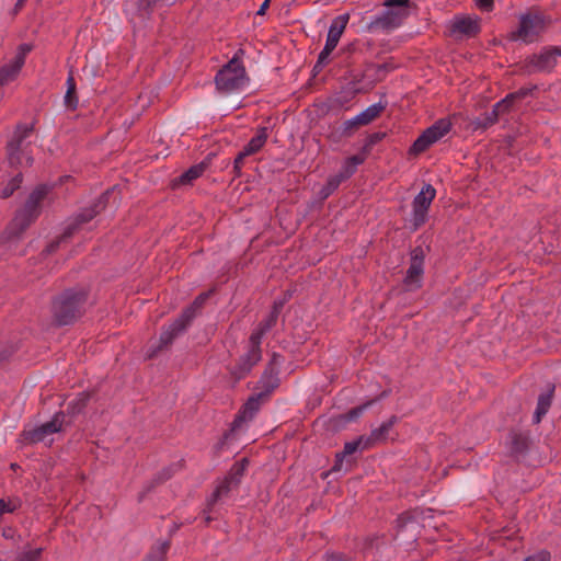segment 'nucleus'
I'll list each match as a JSON object with an SVG mask.
<instances>
[{"instance_id":"nucleus-1","label":"nucleus","mask_w":561,"mask_h":561,"mask_svg":"<svg viewBox=\"0 0 561 561\" xmlns=\"http://www.w3.org/2000/svg\"><path fill=\"white\" fill-rule=\"evenodd\" d=\"M70 179V175H62L55 183H41L36 185L28 194L23 206L15 210L13 218L0 237L1 242L20 240L24 232L42 214V203L44 199L53 192L54 188L66 183Z\"/></svg>"},{"instance_id":"nucleus-2","label":"nucleus","mask_w":561,"mask_h":561,"mask_svg":"<svg viewBox=\"0 0 561 561\" xmlns=\"http://www.w3.org/2000/svg\"><path fill=\"white\" fill-rule=\"evenodd\" d=\"M90 290L84 287L66 288L51 300V317L58 327L69 325L84 312Z\"/></svg>"},{"instance_id":"nucleus-3","label":"nucleus","mask_w":561,"mask_h":561,"mask_svg":"<svg viewBox=\"0 0 561 561\" xmlns=\"http://www.w3.org/2000/svg\"><path fill=\"white\" fill-rule=\"evenodd\" d=\"M247 80L245 68L237 64V58H231L215 77L216 88L224 92L240 89Z\"/></svg>"},{"instance_id":"nucleus-4","label":"nucleus","mask_w":561,"mask_h":561,"mask_svg":"<svg viewBox=\"0 0 561 561\" xmlns=\"http://www.w3.org/2000/svg\"><path fill=\"white\" fill-rule=\"evenodd\" d=\"M558 57H561V46L543 47L539 54L528 56L520 69L527 75L534 72L549 73L556 68Z\"/></svg>"},{"instance_id":"nucleus-5","label":"nucleus","mask_w":561,"mask_h":561,"mask_svg":"<svg viewBox=\"0 0 561 561\" xmlns=\"http://www.w3.org/2000/svg\"><path fill=\"white\" fill-rule=\"evenodd\" d=\"M436 190L432 184H424L420 193L414 197L412 202V218L410 230L416 231L419 228L424 226L428 219V209L435 198Z\"/></svg>"},{"instance_id":"nucleus-6","label":"nucleus","mask_w":561,"mask_h":561,"mask_svg":"<svg viewBox=\"0 0 561 561\" xmlns=\"http://www.w3.org/2000/svg\"><path fill=\"white\" fill-rule=\"evenodd\" d=\"M422 528L420 514L415 510L405 511L396 520V539L404 543H413L417 540Z\"/></svg>"},{"instance_id":"nucleus-7","label":"nucleus","mask_w":561,"mask_h":561,"mask_svg":"<svg viewBox=\"0 0 561 561\" xmlns=\"http://www.w3.org/2000/svg\"><path fill=\"white\" fill-rule=\"evenodd\" d=\"M64 420L65 413L61 411L57 412L49 422L32 428L25 427L21 432L19 440L26 445L41 443L47 435L60 432Z\"/></svg>"},{"instance_id":"nucleus-8","label":"nucleus","mask_w":561,"mask_h":561,"mask_svg":"<svg viewBox=\"0 0 561 561\" xmlns=\"http://www.w3.org/2000/svg\"><path fill=\"white\" fill-rule=\"evenodd\" d=\"M534 442L529 431L511 428L507 435L506 448L508 456L517 462H524L528 457Z\"/></svg>"},{"instance_id":"nucleus-9","label":"nucleus","mask_w":561,"mask_h":561,"mask_svg":"<svg viewBox=\"0 0 561 561\" xmlns=\"http://www.w3.org/2000/svg\"><path fill=\"white\" fill-rule=\"evenodd\" d=\"M410 256V266L403 278V286L405 291H415L422 287L425 252L419 245L412 249Z\"/></svg>"},{"instance_id":"nucleus-10","label":"nucleus","mask_w":561,"mask_h":561,"mask_svg":"<svg viewBox=\"0 0 561 561\" xmlns=\"http://www.w3.org/2000/svg\"><path fill=\"white\" fill-rule=\"evenodd\" d=\"M190 325L191 323L180 313V316L161 332L158 346L149 353L148 357L152 358L158 352L169 347L180 334L187 330Z\"/></svg>"},{"instance_id":"nucleus-11","label":"nucleus","mask_w":561,"mask_h":561,"mask_svg":"<svg viewBox=\"0 0 561 561\" xmlns=\"http://www.w3.org/2000/svg\"><path fill=\"white\" fill-rule=\"evenodd\" d=\"M261 359L262 355L251 350H248L245 354L241 355L234 365L228 367L233 382L238 383L245 378Z\"/></svg>"},{"instance_id":"nucleus-12","label":"nucleus","mask_w":561,"mask_h":561,"mask_svg":"<svg viewBox=\"0 0 561 561\" xmlns=\"http://www.w3.org/2000/svg\"><path fill=\"white\" fill-rule=\"evenodd\" d=\"M407 15L405 12L394 9H386L380 15H377L367 24V30L376 32L379 30L390 31L401 25L402 19Z\"/></svg>"},{"instance_id":"nucleus-13","label":"nucleus","mask_w":561,"mask_h":561,"mask_svg":"<svg viewBox=\"0 0 561 561\" xmlns=\"http://www.w3.org/2000/svg\"><path fill=\"white\" fill-rule=\"evenodd\" d=\"M542 20L539 15L524 14L520 16L519 26L510 34L511 41L522 38L525 43H531L533 36L538 34L536 27L541 26Z\"/></svg>"},{"instance_id":"nucleus-14","label":"nucleus","mask_w":561,"mask_h":561,"mask_svg":"<svg viewBox=\"0 0 561 561\" xmlns=\"http://www.w3.org/2000/svg\"><path fill=\"white\" fill-rule=\"evenodd\" d=\"M265 400L266 399L259 393L250 396L236 414L232 421L233 428H240L243 423L252 421L260 411L261 403Z\"/></svg>"},{"instance_id":"nucleus-15","label":"nucleus","mask_w":561,"mask_h":561,"mask_svg":"<svg viewBox=\"0 0 561 561\" xmlns=\"http://www.w3.org/2000/svg\"><path fill=\"white\" fill-rule=\"evenodd\" d=\"M215 156L214 152L207 154V157L199 162L198 164L192 165L188 170L183 172L181 175L174 178L170 182V186L172 190H176L183 185H191L192 182L198 179L205 170L209 167L211 158Z\"/></svg>"},{"instance_id":"nucleus-16","label":"nucleus","mask_w":561,"mask_h":561,"mask_svg":"<svg viewBox=\"0 0 561 561\" xmlns=\"http://www.w3.org/2000/svg\"><path fill=\"white\" fill-rule=\"evenodd\" d=\"M35 129V122L31 124L18 123L14 126L11 137L8 139L4 149H9L12 153L23 148L24 141L33 134Z\"/></svg>"},{"instance_id":"nucleus-17","label":"nucleus","mask_w":561,"mask_h":561,"mask_svg":"<svg viewBox=\"0 0 561 561\" xmlns=\"http://www.w3.org/2000/svg\"><path fill=\"white\" fill-rule=\"evenodd\" d=\"M538 87L536 84H531L529 87H522L517 91L508 93L504 99L496 102L495 108L499 110L502 114L508 113L513 105L516 102H520L527 96L531 95L534 91H536Z\"/></svg>"},{"instance_id":"nucleus-18","label":"nucleus","mask_w":561,"mask_h":561,"mask_svg":"<svg viewBox=\"0 0 561 561\" xmlns=\"http://www.w3.org/2000/svg\"><path fill=\"white\" fill-rule=\"evenodd\" d=\"M481 31L480 20L470 16L456 18L450 26V33H459L468 38L476 37Z\"/></svg>"},{"instance_id":"nucleus-19","label":"nucleus","mask_w":561,"mask_h":561,"mask_svg":"<svg viewBox=\"0 0 561 561\" xmlns=\"http://www.w3.org/2000/svg\"><path fill=\"white\" fill-rule=\"evenodd\" d=\"M279 371L270 370L264 368L259 381H257V389H261L259 394H261L266 400L270 398L271 393L279 387L280 379H279Z\"/></svg>"},{"instance_id":"nucleus-20","label":"nucleus","mask_w":561,"mask_h":561,"mask_svg":"<svg viewBox=\"0 0 561 561\" xmlns=\"http://www.w3.org/2000/svg\"><path fill=\"white\" fill-rule=\"evenodd\" d=\"M399 421L397 415H392L388 421L383 422L379 427L373 430L369 436H365V445L363 449L370 448L376 443L386 442L390 430Z\"/></svg>"},{"instance_id":"nucleus-21","label":"nucleus","mask_w":561,"mask_h":561,"mask_svg":"<svg viewBox=\"0 0 561 561\" xmlns=\"http://www.w3.org/2000/svg\"><path fill=\"white\" fill-rule=\"evenodd\" d=\"M556 386L554 383H548L547 389L541 392L538 397L537 408L534 412L533 422L538 424L542 417L548 413L552 399L554 397Z\"/></svg>"},{"instance_id":"nucleus-22","label":"nucleus","mask_w":561,"mask_h":561,"mask_svg":"<svg viewBox=\"0 0 561 561\" xmlns=\"http://www.w3.org/2000/svg\"><path fill=\"white\" fill-rule=\"evenodd\" d=\"M391 62L374 64L366 62L362 79H369L371 83L380 82L385 79L386 75L394 69Z\"/></svg>"},{"instance_id":"nucleus-23","label":"nucleus","mask_w":561,"mask_h":561,"mask_svg":"<svg viewBox=\"0 0 561 561\" xmlns=\"http://www.w3.org/2000/svg\"><path fill=\"white\" fill-rule=\"evenodd\" d=\"M347 21L348 14L341 15L333 21L328 32L324 48H327L330 51L334 50L346 26Z\"/></svg>"},{"instance_id":"nucleus-24","label":"nucleus","mask_w":561,"mask_h":561,"mask_svg":"<svg viewBox=\"0 0 561 561\" xmlns=\"http://www.w3.org/2000/svg\"><path fill=\"white\" fill-rule=\"evenodd\" d=\"M374 404V401H366L360 405H357L353 409H351L348 412L339 414L336 416H333L331 419V423L335 427H343L345 424L356 421L358 417L362 416V414L371 405Z\"/></svg>"},{"instance_id":"nucleus-25","label":"nucleus","mask_w":561,"mask_h":561,"mask_svg":"<svg viewBox=\"0 0 561 561\" xmlns=\"http://www.w3.org/2000/svg\"><path fill=\"white\" fill-rule=\"evenodd\" d=\"M4 151L5 161L11 169L30 168L34 163V158L31 154H26L23 148L16 149L13 153L9 149H4Z\"/></svg>"},{"instance_id":"nucleus-26","label":"nucleus","mask_w":561,"mask_h":561,"mask_svg":"<svg viewBox=\"0 0 561 561\" xmlns=\"http://www.w3.org/2000/svg\"><path fill=\"white\" fill-rule=\"evenodd\" d=\"M360 126H364V125L362 124V122L358 119V116L356 115L355 117L343 122V124L340 127H337L335 130H333L329 135V139L336 142L343 138H350L355 134V131Z\"/></svg>"},{"instance_id":"nucleus-27","label":"nucleus","mask_w":561,"mask_h":561,"mask_svg":"<svg viewBox=\"0 0 561 561\" xmlns=\"http://www.w3.org/2000/svg\"><path fill=\"white\" fill-rule=\"evenodd\" d=\"M451 122L448 118H439L433 125L427 127L423 133L428 138L431 144H435L447 135L451 129Z\"/></svg>"},{"instance_id":"nucleus-28","label":"nucleus","mask_w":561,"mask_h":561,"mask_svg":"<svg viewBox=\"0 0 561 561\" xmlns=\"http://www.w3.org/2000/svg\"><path fill=\"white\" fill-rule=\"evenodd\" d=\"M451 122L448 118H439L433 125L427 127L423 133L428 138L431 144H435L447 135L451 129Z\"/></svg>"},{"instance_id":"nucleus-29","label":"nucleus","mask_w":561,"mask_h":561,"mask_svg":"<svg viewBox=\"0 0 561 561\" xmlns=\"http://www.w3.org/2000/svg\"><path fill=\"white\" fill-rule=\"evenodd\" d=\"M451 122L448 118H439L433 125L427 127L423 133L428 138L431 144H435L447 135L451 129Z\"/></svg>"},{"instance_id":"nucleus-30","label":"nucleus","mask_w":561,"mask_h":561,"mask_svg":"<svg viewBox=\"0 0 561 561\" xmlns=\"http://www.w3.org/2000/svg\"><path fill=\"white\" fill-rule=\"evenodd\" d=\"M214 289H210L205 293H201L198 296L195 297L193 302L185 307L181 314L190 323L193 322V320L197 317L198 313H201L202 308L204 307L207 299L213 295Z\"/></svg>"},{"instance_id":"nucleus-31","label":"nucleus","mask_w":561,"mask_h":561,"mask_svg":"<svg viewBox=\"0 0 561 561\" xmlns=\"http://www.w3.org/2000/svg\"><path fill=\"white\" fill-rule=\"evenodd\" d=\"M98 393V389L93 388L90 390H85L80 392L75 400L68 403L67 412L68 414L75 416L83 412L87 408L89 401L95 397Z\"/></svg>"},{"instance_id":"nucleus-32","label":"nucleus","mask_w":561,"mask_h":561,"mask_svg":"<svg viewBox=\"0 0 561 561\" xmlns=\"http://www.w3.org/2000/svg\"><path fill=\"white\" fill-rule=\"evenodd\" d=\"M268 138V127L262 126L256 130V135L252 137L249 142L243 147V150L249 154L257 153L266 144Z\"/></svg>"},{"instance_id":"nucleus-33","label":"nucleus","mask_w":561,"mask_h":561,"mask_svg":"<svg viewBox=\"0 0 561 561\" xmlns=\"http://www.w3.org/2000/svg\"><path fill=\"white\" fill-rule=\"evenodd\" d=\"M500 115H502V113L495 108V105H493L491 112L484 113L483 115L476 117L471 122V127L473 130H485L497 123Z\"/></svg>"},{"instance_id":"nucleus-34","label":"nucleus","mask_w":561,"mask_h":561,"mask_svg":"<svg viewBox=\"0 0 561 561\" xmlns=\"http://www.w3.org/2000/svg\"><path fill=\"white\" fill-rule=\"evenodd\" d=\"M237 486H233L232 481L225 479L220 482V484L214 490L209 499L207 500L206 510L204 512H210L214 507V505L222 497L228 496L229 492L232 489H236Z\"/></svg>"},{"instance_id":"nucleus-35","label":"nucleus","mask_w":561,"mask_h":561,"mask_svg":"<svg viewBox=\"0 0 561 561\" xmlns=\"http://www.w3.org/2000/svg\"><path fill=\"white\" fill-rule=\"evenodd\" d=\"M66 84L67 91L64 98L65 105L68 110L76 111L79 104V99L77 95V85L72 70L69 71Z\"/></svg>"},{"instance_id":"nucleus-36","label":"nucleus","mask_w":561,"mask_h":561,"mask_svg":"<svg viewBox=\"0 0 561 561\" xmlns=\"http://www.w3.org/2000/svg\"><path fill=\"white\" fill-rule=\"evenodd\" d=\"M387 105V101H379L378 103L366 107L362 113H359L357 115L358 119L362 122L364 126L368 125L369 123H371L373 121L380 116V114L386 110Z\"/></svg>"},{"instance_id":"nucleus-37","label":"nucleus","mask_w":561,"mask_h":561,"mask_svg":"<svg viewBox=\"0 0 561 561\" xmlns=\"http://www.w3.org/2000/svg\"><path fill=\"white\" fill-rule=\"evenodd\" d=\"M174 466H169L167 468H163L160 470L153 479L149 482L148 485L144 488V491L139 494V501H142L145 495L149 492H151L157 485L162 484L163 482L168 481L174 473Z\"/></svg>"},{"instance_id":"nucleus-38","label":"nucleus","mask_w":561,"mask_h":561,"mask_svg":"<svg viewBox=\"0 0 561 561\" xmlns=\"http://www.w3.org/2000/svg\"><path fill=\"white\" fill-rule=\"evenodd\" d=\"M250 463V460L247 457H243L239 461H236L230 468L227 479L232 481L233 486H239L241 482V478L244 476V472Z\"/></svg>"},{"instance_id":"nucleus-39","label":"nucleus","mask_w":561,"mask_h":561,"mask_svg":"<svg viewBox=\"0 0 561 561\" xmlns=\"http://www.w3.org/2000/svg\"><path fill=\"white\" fill-rule=\"evenodd\" d=\"M33 45L24 43L19 45L18 53L15 54L14 58L8 62V65L11 66V68H14V70L21 72L24 64L26 55L32 51Z\"/></svg>"},{"instance_id":"nucleus-40","label":"nucleus","mask_w":561,"mask_h":561,"mask_svg":"<svg viewBox=\"0 0 561 561\" xmlns=\"http://www.w3.org/2000/svg\"><path fill=\"white\" fill-rule=\"evenodd\" d=\"M23 182V173L19 171L1 190L0 197L2 199H7L11 197L15 191H18L21 187V184Z\"/></svg>"},{"instance_id":"nucleus-41","label":"nucleus","mask_w":561,"mask_h":561,"mask_svg":"<svg viewBox=\"0 0 561 561\" xmlns=\"http://www.w3.org/2000/svg\"><path fill=\"white\" fill-rule=\"evenodd\" d=\"M170 545V540H164L159 546L152 547L142 561H164Z\"/></svg>"},{"instance_id":"nucleus-42","label":"nucleus","mask_w":561,"mask_h":561,"mask_svg":"<svg viewBox=\"0 0 561 561\" xmlns=\"http://www.w3.org/2000/svg\"><path fill=\"white\" fill-rule=\"evenodd\" d=\"M267 331L257 324L249 337V350L259 352L262 355L261 343Z\"/></svg>"},{"instance_id":"nucleus-43","label":"nucleus","mask_w":561,"mask_h":561,"mask_svg":"<svg viewBox=\"0 0 561 561\" xmlns=\"http://www.w3.org/2000/svg\"><path fill=\"white\" fill-rule=\"evenodd\" d=\"M432 146L428 138L422 133L412 144L409 149V153L412 156H419L426 151Z\"/></svg>"},{"instance_id":"nucleus-44","label":"nucleus","mask_w":561,"mask_h":561,"mask_svg":"<svg viewBox=\"0 0 561 561\" xmlns=\"http://www.w3.org/2000/svg\"><path fill=\"white\" fill-rule=\"evenodd\" d=\"M342 182L335 176L331 175L328 178L325 184L319 191V197L321 199H327L334 191L337 190Z\"/></svg>"},{"instance_id":"nucleus-45","label":"nucleus","mask_w":561,"mask_h":561,"mask_svg":"<svg viewBox=\"0 0 561 561\" xmlns=\"http://www.w3.org/2000/svg\"><path fill=\"white\" fill-rule=\"evenodd\" d=\"M19 75L20 72L11 68L10 65H3L0 68V88L13 82Z\"/></svg>"},{"instance_id":"nucleus-46","label":"nucleus","mask_w":561,"mask_h":561,"mask_svg":"<svg viewBox=\"0 0 561 561\" xmlns=\"http://www.w3.org/2000/svg\"><path fill=\"white\" fill-rule=\"evenodd\" d=\"M387 136V133L385 131H375L367 136L365 144L363 146V152L364 153H370L374 146L380 142L385 137Z\"/></svg>"},{"instance_id":"nucleus-47","label":"nucleus","mask_w":561,"mask_h":561,"mask_svg":"<svg viewBox=\"0 0 561 561\" xmlns=\"http://www.w3.org/2000/svg\"><path fill=\"white\" fill-rule=\"evenodd\" d=\"M362 442H365V436L364 435L357 437L355 440L346 442L344 444V448L340 453V455H342V457H346V456H350V455L354 454L362 446Z\"/></svg>"},{"instance_id":"nucleus-48","label":"nucleus","mask_w":561,"mask_h":561,"mask_svg":"<svg viewBox=\"0 0 561 561\" xmlns=\"http://www.w3.org/2000/svg\"><path fill=\"white\" fill-rule=\"evenodd\" d=\"M250 154L248 152H245V150H241L237 157L234 158L233 160V174H234V178H240L242 175V168L244 165V160L247 157H249Z\"/></svg>"},{"instance_id":"nucleus-49","label":"nucleus","mask_w":561,"mask_h":561,"mask_svg":"<svg viewBox=\"0 0 561 561\" xmlns=\"http://www.w3.org/2000/svg\"><path fill=\"white\" fill-rule=\"evenodd\" d=\"M42 548L25 551L16 556L15 561H39L42 556Z\"/></svg>"},{"instance_id":"nucleus-50","label":"nucleus","mask_w":561,"mask_h":561,"mask_svg":"<svg viewBox=\"0 0 561 561\" xmlns=\"http://www.w3.org/2000/svg\"><path fill=\"white\" fill-rule=\"evenodd\" d=\"M356 172L355 168H353L346 160L341 167L340 171L334 174L341 182L348 180Z\"/></svg>"},{"instance_id":"nucleus-51","label":"nucleus","mask_w":561,"mask_h":561,"mask_svg":"<svg viewBox=\"0 0 561 561\" xmlns=\"http://www.w3.org/2000/svg\"><path fill=\"white\" fill-rule=\"evenodd\" d=\"M94 214L90 211L88 207L81 209L73 219L82 227V225L90 222L94 219Z\"/></svg>"},{"instance_id":"nucleus-52","label":"nucleus","mask_w":561,"mask_h":561,"mask_svg":"<svg viewBox=\"0 0 561 561\" xmlns=\"http://www.w3.org/2000/svg\"><path fill=\"white\" fill-rule=\"evenodd\" d=\"M81 229V226L73 219L62 231L60 234V238L66 241L70 239L72 236H75L79 230Z\"/></svg>"},{"instance_id":"nucleus-53","label":"nucleus","mask_w":561,"mask_h":561,"mask_svg":"<svg viewBox=\"0 0 561 561\" xmlns=\"http://www.w3.org/2000/svg\"><path fill=\"white\" fill-rule=\"evenodd\" d=\"M332 51L328 50L327 48L323 47V49L320 51L319 56H318V59H317V62L316 65L313 66V73L317 75L321 69H322V66L324 64H327L328 61V58L330 56Z\"/></svg>"},{"instance_id":"nucleus-54","label":"nucleus","mask_w":561,"mask_h":561,"mask_svg":"<svg viewBox=\"0 0 561 561\" xmlns=\"http://www.w3.org/2000/svg\"><path fill=\"white\" fill-rule=\"evenodd\" d=\"M283 359L284 357L279 353L274 352L270 360L267 362L265 368L270 370L279 371V366L282 365Z\"/></svg>"},{"instance_id":"nucleus-55","label":"nucleus","mask_w":561,"mask_h":561,"mask_svg":"<svg viewBox=\"0 0 561 561\" xmlns=\"http://www.w3.org/2000/svg\"><path fill=\"white\" fill-rule=\"evenodd\" d=\"M410 0H386L383 5L387 9L401 10V12H405V8L409 7Z\"/></svg>"},{"instance_id":"nucleus-56","label":"nucleus","mask_w":561,"mask_h":561,"mask_svg":"<svg viewBox=\"0 0 561 561\" xmlns=\"http://www.w3.org/2000/svg\"><path fill=\"white\" fill-rule=\"evenodd\" d=\"M369 153H364L363 152V148L360 149L359 153L357 154H354L352 157H348L346 159V161L353 167L355 168V170H357V167L359 164H363L366 160V158L368 157Z\"/></svg>"},{"instance_id":"nucleus-57","label":"nucleus","mask_w":561,"mask_h":561,"mask_svg":"<svg viewBox=\"0 0 561 561\" xmlns=\"http://www.w3.org/2000/svg\"><path fill=\"white\" fill-rule=\"evenodd\" d=\"M369 153H364L363 152V148L360 149L359 153L357 154H354L352 157H348L346 159V161L353 167L355 168V170H357V167L359 164H363L366 160V158L368 157Z\"/></svg>"},{"instance_id":"nucleus-58","label":"nucleus","mask_w":561,"mask_h":561,"mask_svg":"<svg viewBox=\"0 0 561 561\" xmlns=\"http://www.w3.org/2000/svg\"><path fill=\"white\" fill-rule=\"evenodd\" d=\"M238 428H233V424L231 423L230 425V428L228 431H226L221 438L219 439V442L216 444L215 446V449L216 451H219L222 449V447L226 445L227 440L232 436V434L237 431Z\"/></svg>"},{"instance_id":"nucleus-59","label":"nucleus","mask_w":561,"mask_h":561,"mask_svg":"<svg viewBox=\"0 0 561 561\" xmlns=\"http://www.w3.org/2000/svg\"><path fill=\"white\" fill-rule=\"evenodd\" d=\"M323 561H351V558L342 552H327Z\"/></svg>"},{"instance_id":"nucleus-60","label":"nucleus","mask_w":561,"mask_h":561,"mask_svg":"<svg viewBox=\"0 0 561 561\" xmlns=\"http://www.w3.org/2000/svg\"><path fill=\"white\" fill-rule=\"evenodd\" d=\"M551 554L548 550H541L533 556L527 557L524 561H550Z\"/></svg>"},{"instance_id":"nucleus-61","label":"nucleus","mask_w":561,"mask_h":561,"mask_svg":"<svg viewBox=\"0 0 561 561\" xmlns=\"http://www.w3.org/2000/svg\"><path fill=\"white\" fill-rule=\"evenodd\" d=\"M286 304V298L277 299L273 302L270 314L278 319L279 313L282 312L284 306Z\"/></svg>"},{"instance_id":"nucleus-62","label":"nucleus","mask_w":561,"mask_h":561,"mask_svg":"<svg viewBox=\"0 0 561 561\" xmlns=\"http://www.w3.org/2000/svg\"><path fill=\"white\" fill-rule=\"evenodd\" d=\"M286 304V298L277 299L273 302L270 314L278 319L279 313L282 312L284 306Z\"/></svg>"},{"instance_id":"nucleus-63","label":"nucleus","mask_w":561,"mask_h":561,"mask_svg":"<svg viewBox=\"0 0 561 561\" xmlns=\"http://www.w3.org/2000/svg\"><path fill=\"white\" fill-rule=\"evenodd\" d=\"M277 323V319L268 313L266 319L262 320L259 325L262 327L267 332L273 329Z\"/></svg>"},{"instance_id":"nucleus-64","label":"nucleus","mask_w":561,"mask_h":561,"mask_svg":"<svg viewBox=\"0 0 561 561\" xmlns=\"http://www.w3.org/2000/svg\"><path fill=\"white\" fill-rule=\"evenodd\" d=\"M476 5L485 12H490L494 8V0H474Z\"/></svg>"}]
</instances>
